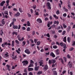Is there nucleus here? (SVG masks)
I'll return each instance as SVG.
<instances>
[{
  "label": "nucleus",
  "instance_id": "50",
  "mask_svg": "<svg viewBox=\"0 0 75 75\" xmlns=\"http://www.w3.org/2000/svg\"><path fill=\"white\" fill-rule=\"evenodd\" d=\"M9 15L10 16H12L13 15V13L9 11Z\"/></svg>",
  "mask_w": 75,
  "mask_h": 75
},
{
  "label": "nucleus",
  "instance_id": "25",
  "mask_svg": "<svg viewBox=\"0 0 75 75\" xmlns=\"http://www.w3.org/2000/svg\"><path fill=\"white\" fill-rule=\"evenodd\" d=\"M66 34V31L64 30L63 31L62 33V35H64Z\"/></svg>",
  "mask_w": 75,
  "mask_h": 75
},
{
  "label": "nucleus",
  "instance_id": "21",
  "mask_svg": "<svg viewBox=\"0 0 75 75\" xmlns=\"http://www.w3.org/2000/svg\"><path fill=\"white\" fill-rule=\"evenodd\" d=\"M67 40L68 42L69 43L71 42V38L70 37H68L67 38Z\"/></svg>",
  "mask_w": 75,
  "mask_h": 75
},
{
  "label": "nucleus",
  "instance_id": "42",
  "mask_svg": "<svg viewBox=\"0 0 75 75\" xmlns=\"http://www.w3.org/2000/svg\"><path fill=\"white\" fill-rule=\"evenodd\" d=\"M17 55H16L15 57H12V59H17Z\"/></svg>",
  "mask_w": 75,
  "mask_h": 75
},
{
  "label": "nucleus",
  "instance_id": "54",
  "mask_svg": "<svg viewBox=\"0 0 75 75\" xmlns=\"http://www.w3.org/2000/svg\"><path fill=\"white\" fill-rule=\"evenodd\" d=\"M49 64H51L52 63V60H49Z\"/></svg>",
  "mask_w": 75,
  "mask_h": 75
},
{
  "label": "nucleus",
  "instance_id": "37",
  "mask_svg": "<svg viewBox=\"0 0 75 75\" xmlns=\"http://www.w3.org/2000/svg\"><path fill=\"white\" fill-rule=\"evenodd\" d=\"M63 26L64 28H66L67 27V25H65V24H64L63 25Z\"/></svg>",
  "mask_w": 75,
  "mask_h": 75
},
{
  "label": "nucleus",
  "instance_id": "61",
  "mask_svg": "<svg viewBox=\"0 0 75 75\" xmlns=\"http://www.w3.org/2000/svg\"><path fill=\"white\" fill-rule=\"evenodd\" d=\"M6 67L8 68H9L10 67V66L8 64H7L6 65Z\"/></svg>",
  "mask_w": 75,
  "mask_h": 75
},
{
  "label": "nucleus",
  "instance_id": "10",
  "mask_svg": "<svg viewBox=\"0 0 75 75\" xmlns=\"http://www.w3.org/2000/svg\"><path fill=\"white\" fill-rule=\"evenodd\" d=\"M1 23V24H2L3 25H5V23H6V22L4 21V19H3L2 20Z\"/></svg>",
  "mask_w": 75,
  "mask_h": 75
},
{
  "label": "nucleus",
  "instance_id": "45",
  "mask_svg": "<svg viewBox=\"0 0 75 75\" xmlns=\"http://www.w3.org/2000/svg\"><path fill=\"white\" fill-rule=\"evenodd\" d=\"M46 35H47L46 36L47 37H49V38H50V34H49V33H47V34Z\"/></svg>",
  "mask_w": 75,
  "mask_h": 75
},
{
  "label": "nucleus",
  "instance_id": "58",
  "mask_svg": "<svg viewBox=\"0 0 75 75\" xmlns=\"http://www.w3.org/2000/svg\"><path fill=\"white\" fill-rule=\"evenodd\" d=\"M28 73H24L23 74V75H28Z\"/></svg>",
  "mask_w": 75,
  "mask_h": 75
},
{
  "label": "nucleus",
  "instance_id": "62",
  "mask_svg": "<svg viewBox=\"0 0 75 75\" xmlns=\"http://www.w3.org/2000/svg\"><path fill=\"white\" fill-rule=\"evenodd\" d=\"M20 28H21V25H18V30H20Z\"/></svg>",
  "mask_w": 75,
  "mask_h": 75
},
{
  "label": "nucleus",
  "instance_id": "60",
  "mask_svg": "<svg viewBox=\"0 0 75 75\" xmlns=\"http://www.w3.org/2000/svg\"><path fill=\"white\" fill-rule=\"evenodd\" d=\"M24 72H25V73H27V69H24Z\"/></svg>",
  "mask_w": 75,
  "mask_h": 75
},
{
  "label": "nucleus",
  "instance_id": "7",
  "mask_svg": "<svg viewBox=\"0 0 75 75\" xmlns=\"http://www.w3.org/2000/svg\"><path fill=\"white\" fill-rule=\"evenodd\" d=\"M36 21H37V22H38V23H42V20H41V19L40 18L38 19Z\"/></svg>",
  "mask_w": 75,
  "mask_h": 75
},
{
  "label": "nucleus",
  "instance_id": "30",
  "mask_svg": "<svg viewBox=\"0 0 75 75\" xmlns=\"http://www.w3.org/2000/svg\"><path fill=\"white\" fill-rule=\"evenodd\" d=\"M3 32L2 30H1V31H0V35L3 36Z\"/></svg>",
  "mask_w": 75,
  "mask_h": 75
},
{
  "label": "nucleus",
  "instance_id": "53",
  "mask_svg": "<svg viewBox=\"0 0 75 75\" xmlns=\"http://www.w3.org/2000/svg\"><path fill=\"white\" fill-rule=\"evenodd\" d=\"M63 59H64V60L65 61V62H66L67 61V58H66V57H64Z\"/></svg>",
  "mask_w": 75,
  "mask_h": 75
},
{
  "label": "nucleus",
  "instance_id": "35",
  "mask_svg": "<svg viewBox=\"0 0 75 75\" xmlns=\"http://www.w3.org/2000/svg\"><path fill=\"white\" fill-rule=\"evenodd\" d=\"M15 41L16 44H20V42H19L18 40H16Z\"/></svg>",
  "mask_w": 75,
  "mask_h": 75
},
{
  "label": "nucleus",
  "instance_id": "27",
  "mask_svg": "<svg viewBox=\"0 0 75 75\" xmlns=\"http://www.w3.org/2000/svg\"><path fill=\"white\" fill-rule=\"evenodd\" d=\"M11 45H12V47H13L14 46V41H12V44Z\"/></svg>",
  "mask_w": 75,
  "mask_h": 75
},
{
  "label": "nucleus",
  "instance_id": "32",
  "mask_svg": "<svg viewBox=\"0 0 75 75\" xmlns=\"http://www.w3.org/2000/svg\"><path fill=\"white\" fill-rule=\"evenodd\" d=\"M31 29L29 27H28L27 28V31H30Z\"/></svg>",
  "mask_w": 75,
  "mask_h": 75
},
{
  "label": "nucleus",
  "instance_id": "26",
  "mask_svg": "<svg viewBox=\"0 0 75 75\" xmlns=\"http://www.w3.org/2000/svg\"><path fill=\"white\" fill-rule=\"evenodd\" d=\"M23 10V8H19V11L20 12V13H22L23 11L22 10Z\"/></svg>",
  "mask_w": 75,
  "mask_h": 75
},
{
  "label": "nucleus",
  "instance_id": "46",
  "mask_svg": "<svg viewBox=\"0 0 75 75\" xmlns=\"http://www.w3.org/2000/svg\"><path fill=\"white\" fill-rule=\"evenodd\" d=\"M63 17H67V13H64L63 14Z\"/></svg>",
  "mask_w": 75,
  "mask_h": 75
},
{
  "label": "nucleus",
  "instance_id": "34",
  "mask_svg": "<svg viewBox=\"0 0 75 75\" xmlns=\"http://www.w3.org/2000/svg\"><path fill=\"white\" fill-rule=\"evenodd\" d=\"M28 69L29 71H33L34 69L33 68H28Z\"/></svg>",
  "mask_w": 75,
  "mask_h": 75
},
{
  "label": "nucleus",
  "instance_id": "31",
  "mask_svg": "<svg viewBox=\"0 0 75 75\" xmlns=\"http://www.w3.org/2000/svg\"><path fill=\"white\" fill-rule=\"evenodd\" d=\"M68 7H69L68 9H69V10H70V9L71 8V5H70V4H68Z\"/></svg>",
  "mask_w": 75,
  "mask_h": 75
},
{
  "label": "nucleus",
  "instance_id": "15",
  "mask_svg": "<svg viewBox=\"0 0 75 75\" xmlns=\"http://www.w3.org/2000/svg\"><path fill=\"white\" fill-rule=\"evenodd\" d=\"M12 34L13 35H14V34L16 35H17V32H13L12 33Z\"/></svg>",
  "mask_w": 75,
  "mask_h": 75
},
{
  "label": "nucleus",
  "instance_id": "4",
  "mask_svg": "<svg viewBox=\"0 0 75 75\" xmlns=\"http://www.w3.org/2000/svg\"><path fill=\"white\" fill-rule=\"evenodd\" d=\"M5 3H6V1H3L0 4V6H4V4H5Z\"/></svg>",
  "mask_w": 75,
  "mask_h": 75
},
{
  "label": "nucleus",
  "instance_id": "49",
  "mask_svg": "<svg viewBox=\"0 0 75 75\" xmlns=\"http://www.w3.org/2000/svg\"><path fill=\"white\" fill-rule=\"evenodd\" d=\"M11 57H14V52H13L12 53V56Z\"/></svg>",
  "mask_w": 75,
  "mask_h": 75
},
{
  "label": "nucleus",
  "instance_id": "43",
  "mask_svg": "<svg viewBox=\"0 0 75 75\" xmlns=\"http://www.w3.org/2000/svg\"><path fill=\"white\" fill-rule=\"evenodd\" d=\"M57 47L56 45H54L53 46V48H54V49H56V48H57Z\"/></svg>",
  "mask_w": 75,
  "mask_h": 75
},
{
  "label": "nucleus",
  "instance_id": "36",
  "mask_svg": "<svg viewBox=\"0 0 75 75\" xmlns=\"http://www.w3.org/2000/svg\"><path fill=\"white\" fill-rule=\"evenodd\" d=\"M54 17L56 19H57V20L58 19V17L56 15H54Z\"/></svg>",
  "mask_w": 75,
  "mask_h": 75
},
{
  "label": "nucleus",
  "instance_id": "52",
  "mask_svg": "<svg viewBox=\"0 0 75 75\" xmlns=\"http://www.w3.org/2000/svg\"><path fill=\"white\" fill-rule=\"evenodd\" d=\"M44 17H46V16H48V13H47L46 14L44 13Z\"/></svg>",
  "mask_w": 75,
  "mask_h": 75
},
{
  "label": "nucleus",
  "instance_id": "48",
  "mask_svg": "<svg viewBox=\"0 0 75 75\" xmlns=\"http://www.w3.org/2000/svg\"><path fill=\"white\" fill-rule=\"evenodd\" d=\"M21 29L22 30H25V28L24 26H23L22 27Z\"/></svg>",
  "mask_w": 75,
  "mask_h": 75
},
{
  "label": "nucleus",
  "instance_id": "64",
  "mask_svg": "<svg viewBox=\"0 0 75 75\" xmlns=\"http://www.w3.org/2000/svg\"><path fill=\"white\" fill-rule=\"evenodd\" d=\"M30 41H31V42L32 43H34V41H33V40L32 39H30Z\"/></svg>",
  "mask_w": 75,
  "mask_h": 75
},
{
  "label": "nucleus",
  "instance_id": "38",
  "mask_svg": "<svg viewBox=\"0 0 75 75\" xmlns=\"http://www.w3.org/2000/svg\"><path fill=\"white\" fill-rule=\"evenodd\" d=\"M34 61H33L32 60H30V64H34Z\"/></svg>",
  "mask_w": 75,
  "mask_h": 75
},
{
  "label": "nucleus",
  "instance_id": "23",
  "mask_svg": "<svg viewBox=\"0 0 75 75\" xmlns=\"http://www.w3.org/2000/svg\"><path fill=\"white\" fill-rule=\"evenodd\" d=\"M5 57H8L9 55H8V52H6V53L5 54Z\"/></svg>",
  "mask_w": 75,
  "mask_h": 75
},
{
  "label": "nucleus",
  "instance_id": "44",
  "mask_svg": "<svg viewBox=\"0 0 75 75\" xmlns=\"http://www.w3.org/2000/svg\"><path fill=\"white\" fill-rule=\"evenodd\" d=\"M37 41H38V39H35L34 40V42L35 43H37Z\"/></svg>",
  "mask_w": 75,
  "mask_h": 75
},
{
  "label": "nucleus",
  "instance_id": "63",
  "mask_svg": "<svg viewBox=\"0 0 75 75\" xmlns=\"http://www.w3.org/2000/svg\"><path fill=\"white\" fill-rule=\"evenodd\" d=\"M12 21L14 22V21H16V18H13L12 19Z\"/></svg>",
  "mask_w": 75,
  "mask_h": 75
},
{
  "label": "nucleus",
  "instance_id": "28",
  "mask_svg": "<svg viewBox=\"0 0 75 75\" xmlns=\"http://www.w3.org/2000/svg\"><path fill=\"white\" fill-rule=\"evenodd\" d=\"M63 41L64 42H67V38L66 37H65L63 39Z\"/></svg>",
  "mask_w": 75,
  "mask_h": 75
},
{
  "label": "nucleus",
  "instance_id": "22",
  "mask_svg": "<svg viewBox=\"0 0 75 75\" xmlns=\"http://www.w3.org/2000/svg\"><path fill=\"white\" fill-rule=\"evenodd\" d=\"M56 62V60L55 59L52 60V64H54Z\"/></svg>",
  "mask_w": 75,
  "mask_h": 75
},
{
  "label": "nucleus",
  "instance_id": "57",
  "mask_svg": "<svg viewBox=\"0 0 75 75\" xmlns=\"http://www.w3.org/2000/svg\"><path fill=\"white\" fill-rule=\"evenodd\" d=\"M28 16L29 17H31V15L29 13H27Z\"/></svg>",
  "mask_w": 75,
  "mask_h": 75
},
{
  "label": "nucleus",
  "instance_id": "33",
  "mask_svg": "<svg viewBox=\"0 0 75 75\" xmlns=\"http://www.w3.org/2000/svg\"><path fill=\"white\" fill-rule=\"evenodd\" d=\"M56 13L57 14H60V12H59V10H57V11L56 12Z\"/></svg>",
  "mask_w": 75,
  "mask_h": 75
},
{
  "label": "nucleus",
  "instance_id": "11",
  "mask_svg": "<svg viewBox=\"0 0 75 75\" xmlns=\"http://www.w3.org/2000/svg\"><path fill=\"white\" fill-rule=\"evenodd\" d=\"M60 3H61V4L60 3L59 4V6L60 8H61V5L63 3L62 2V1L61 0H60Z\"/></svg>",
  "mask_w": 75,
  "mask_h": 75
},
{
  "label": "nucleus",
  "instance_id": "6",
  "mask_svg": "<svg viewBox=\"0 0 75 75\" xmlns=\"http://www.w3.org/2000/svg\"><path fill=\"white\" fill-rule=\"evenodd\" d=\"M47 69H48V65H46L45 66V67L43 68V69L45 71H46L47 70Z\"/></svg>",
  "mask_w": 75,
  "mask_h": 75
},
{
  "label": "nucleus",
  "instance_id": "9",
  "mask_svg": "<svg viewBox=\"0 0 75 75\" xmlns=\"http://www.w3.org/2000/svg\"><path fill=\"white\" fill-rule=\"evenodd\" d=\"M20 16V13L18 12L16 13L15 14V17H18V16Z\"/></svg>",
  "mask_w": 75,
  "mask_h": 75
},
{
  "label": "nucleus",
  "instance_id": "29",
  "mask_svg": "<svg viewBox=\"0 0 75 75\" xmlns=\"http://www.w3.org/2000/svg\"><path fill=\"white\" fill-rule=\"evenodd\" d=\"M26 42H25V41H24L22 42V44L23 45H25V44Z\"/></svg>",
  "mask_w": 75,
  "mask_h": 75
},
{
  "label": "nucleus",
  "instance_id": "47",
  "mask_svg": "<svg viewBox=\"0 0 75 75\" xmlns=\"http://www.w3.org/2000/svg\"><path fill=\"white\" fill-rule=\"evenodd\" d=\"M74 47H71L70 49V51H73L74 50Z\"/></svg>",
  "mask_w": 75,
  "mask_h": 75
},
{
  "label": "nucleus",
  "instance_id": "18",
  "mask_svg": "<svg viewBox=\"0 0 75 75\" xmlns=\"http://www.w3.org/2000/svg\"><path fill=\"white\" fill-rule=\"evenodd\" d=\"M67 30V31H68V32H69V31H70L71 30V27L70 26H68Z\"/></svg>",
  "mask_w": 75,
  "mask_h": 75
},
{
  "label": "nucleus",
  "instance_id": "51",
  "mask_svg": "<svg viewBox=\"0 0 75 75\" xmlns=\"http://www.w3.org/2000/svg\"><path fill=\"white\" fill-rule=\"evenodd\" d=\"M33 8L34 10H35V9L36 8V6H33Z\"/></svg>",
  "mask_w": 75,
  "mask_h": 75
},
{
  "label": "nucleus",
  "instance_id": "2",
  "mask_svg": "<svg viewBox=\"0 0 75 75\" xmlns=\"http://www.w3.org/2000/svg\"><path fill=\"white\" fill-rule=\"evenodd\" d=\"M46 6L47 7V9H50V10H51V5L50 3L47 2L46 4Z\"/></svg>",
  "mask_w": 75,
  "mask_h": 75
},
{
  "label": "nucleus",
  "instance_id": "3",
  "mask_svg": "<svg viewBox=\"0 0 75 75\" xmlns=\"http://www.w3.org/2000/svg\"><path fill=\"white\" fill-rule=\"evenodd\" d=\"M50 56H51V57H52L53 58H55V55L54 54V53L52 52H50Z\"/></svg>",
  "mask_w": 75,
  "mask_h": 75
},
{
  "label": "nucleus",
  "instance_id": "1",
  "mask_svg": "<svg viewBox=\"0 0 75 75\" xmlns=\"http://www.w3.org/2000/svg\"><path fill=\"white\" fill-rule=\"evenodd\" d=\"M22 64H23V66H26L27 65H28V62L27 60H24L22 62Z\"/></svg>",
  "mask_w": 75,
  "mask_h": 75
},
{
  "label": "nucleus",
  "instance_id": "17",
  "mask_svg": "<svg viewBox=\"0 0 75 75\" xmlns=\"http://www.w3.org/2000/svg\"><path fill=\"white\" fill-rule=\"evenodd\" d=\"M31 25V24H30V22L29 21H28L27 22V25L28 27H30V25Z\"/></svg>",
  "mask_w": 75,
  "mask_h": 75
},
{
  "label": "nucleus",
  "instance_id": "41",
  "mask_svg": "<svg viewBox=\"0 0 75 75\" xmlns=\"http://www.w3.org/2000/svg\"><path fill=\"white\" fill-rule=\"evenodd\" d=\"M4 13L5 14H6V15H8V11H6L4 12Z\"/></svg>",
  "mask_w": 75,
  "mask_h": 75
},
{
  "label": "nucleus",
  "instance_id": "59",
  "mask_svg": "<svg viewBox=\"0 0 75 75\" xmlns=\"http://www.w3.org/2000/svg\"><path fill=\"white\" fill-rule=\"evenodd\" d=\"M18 38V40H19V41H21V37H19Z\"/></svg>",
  "mask_w": 75,
  "mask_h": 75
},
{
  "label": "nucleus",
  "instance_id": "19",
  "mask_svg": "<svg viewBox=\"0 0 75 75\" xmlns=\"http://www.w3.org/2000/svg\"><path fill=\"white\" fill-rule=\"evenodd\" d=\"M39 63L40 64V66H42V64H43V62H42V60H40V62H39Z\"/></svg>",
  "mask_w": 75,
  "mask_h": 75
},
{
  "label": "nucleus",
  "instance_id": "16",
  "mask_svg": "<svg viewBox=\"0 0 75 75\" xmlns=\"http://www.w3.org/2000/svg\"><path fill=\"white\" fill-rule=\"evenodd\" d=\"M63 9H64V10L66 12H68V10L67 9L65 6L63 7Z\"/></svg>",
  "mask_w": 75,
  "mask_h": 75
},
{
  "label": "nucleus",
  "instance_id": "5",
  "mask_svg": "<svg viewBox=\"0 0 75 75\" xmlns=\"http://www.w3.org/2000/svg\"><path fill=\"white\" fill-rule=\"evenodd\" d=\"M25 52L27 53L28 54H30L31 52L30 51H29V50L28 49H26L25 51Z\"/></svg>",
  "mask_w": 75,
  "mask_h": 75
},
{
  "label": "nucleus",
  "instance_id": "13",
  "mask_svg": "<svg viewBox=\"0 0 75 75\" xmlns=\"http://www.w3.org/2000/svg\"><path fill=\"white\" fill-rule=\"evenodd\" d=\"M13 29H18V26H17V25L14 26V25H13Z\"/></svg>",
  "mask_w": 75,
  "mask_h": 75
},
{
  "label": "nucleus",
  "instance_id": "12",
  "mask_svg": "<svg viewBox=\"0 0 75 75\" xmlns=\"http://www.w3.org/2000/svg\"><path fill=\"white\" fill-rule=\"evenodd\" d=\"M59 61H61V62L62 64H64V60L62 58H59Z\"/></svg>",
  "mask_w": 75,
  "mask_h": 75
},
{
  "label": "nucleus",
  "instance_id": "24",
  "mask_svg": "<svg viewBox=\"0 0 75 75\" xmlns=\"http://www.w3.org/2000/svg\"><path fill=\"white\" fill-rule=\"evenodd\" d=\"M54 24H57V25H58V24H59V21H55L54 22Z\"/></svg>",
  "mask_w": 75,
  "mask_h": 75
},
{
  "label": "nucleus",
  "instance_id": "8",
  "mask_svg": "<svg viewBox=\"0 0 75 75\" xmlns=\"http://www.w3.org/2000/svg\"><path fill=\"white\" fill-rule=\"evenodd\" d=\"M68 65H69V67L70 68H72V64L71 63V62L69 61V62Z\"/></svg>",
  "mask_w": 75,
  "mask_h": 75
},
{
  "label": "nucleus",
  "instance_id": "14",
  "mask_svg": "<svg viewBox=\"0 0 75 75\" xmlns=\"http://www.w3.org/2000/svg\"><path fill=\"white\" fill-rule=\"evenodd\" d=\"M39 69V66L36 67H35L34 68L35 71H38Z\"/></svg>",
  "mask_w": 75,
  "mask_h": 75
},
{
  "label": "nucleus",
  "instance_id": "39",
  "mask_svg": "<svg viewBox=\"0 0 75 75\" xmlns=\"http://www.w3.org/2000/svg\"><path fill=\"white\" fill-rule=\"evenodd\" d=\"M72 45V46H74V45H75V41H73Z\"/></svg>",
  "mask_w": 75,
  "mask_h": 75
},
{
  "label": "nucleus",
  "instance_id": "56",
  "mask_svg": "<svg viewBox=\"0 0 75 75\" xmlns=\"http://www.w3.org/2000/svg\"><path fill=\"white\" fill-rule=\"evenodd\" d=\"M33 67V64H30L28 66V68H29V67Z\"/></svg>",
  "mask_w": 75,
  "mask_h": 75
},
{
  "label": "nucleus",
  "instance_id": "40",
  "mask_svg": "<svg viewBox=\"0 0 75 75\" xmlns=\"http://www.w3.org/2000/svg\"><path fill=\"white\" fill-rule=\"evenodd\" d=\"M40 44H41V42H40V41H38L37 42V45H40Z\"/></svg>",
  "mask_w": 75,
  "mask_h": 75
},
{
  "label": "nucleus",
  "instance_id": "55",
  "mask_svg": "<svg viewBox=\"0 0 75 75\" xmlns=\"http://www.w3.org/2000/svg\"><path fill=\"white\" fill-rule=\"evenodd\" d=\"M54 75H57V72L56 71H54Z\"/></svg>",
  "mask_w": 75,
  "mask_h": 75
},
{
  "label": "nucleus",
  "instance_id": "20",
  "mask_svg": "<svg viewBox=\"0 0 75 75\" xmlns=\"http://www.w3.org/2000/svg\"><path fill=\"white\" fill-rule=\"evenodd\" d=\"M42 74V71H39L37 73V74L38 75L39 74L40 75V74Z\"/></svg>",
  "mask_w": 75,
  "mask_h": 75
}]
</instances>
